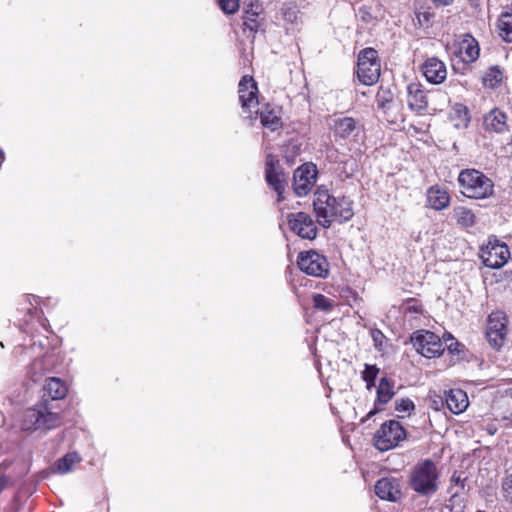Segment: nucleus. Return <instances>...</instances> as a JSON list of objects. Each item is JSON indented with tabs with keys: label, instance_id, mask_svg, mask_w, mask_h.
Returning <instances> with one entry per match:
<instances>
[{
	"label": "nucleus",
	"instance_id": "nucleus-30",
	"mask_svg": "<svg viewBox=\"0 0 512 512\" xmlns=\"http://www.w3.org/2000/svg\"><path fill=\"white\" fill-rule=\"evenodd\" d=\"M403 311L405 317L411 318H427L422 305L416 300L410 299L403 305Z\"/></svg>",
	"mask_w": 512,
	"mask_h": 512
},
{
	"label": "nucleus",
	"instance_id": "nucleus-4",
	"mask_svg": "<svg viewBox=\"0 0 512 512\" xmlns=\"http://www.w3.org/2000/svg\"><path fill=\"white\" fill-rule=\"evenodd\" d=\"M458 182L464 196L473 199H484L492 195L493 182L482 172L467 169L460 172Z\"/></svg>",
	"mask_w": 512,
	"mask_h": 512
},
{
	"label": "nucleus",
	"instance_id": "nucleus-37",
	"mask_svg": "<svg viewBox=\"0 0 512 512\" xmlns=\"http://www.w3.org/2000/svg\"><path fill=\"white\" fill-rule=\"evenodd\" d=\"M219 5L223 12L233 14L239 8V0H219Z\"/></svg>",
	"mask_w": 512,
	"mask_h": 512
},
{
	"label": "nucleus",
	"instance_id": "nucleus-23",
	"mask_svg": "<svg viewBox=\"0 0 512 512\" xmlns=\"http://www.w3.org/2000/svg\"><path fill=\"white\" fill-rule=\"evenodd\" d=\"M256 113L260 114L261 124L270 131H276L282 127L281 118L275 109L265 106L260 112L256 110Z\"/></svg>",
	"mask_w": 512,
	"mask_h": 512
},
{
	"label": "nucleus",
	"instance_id": "nucleus-33",
	"mask_svg": "<svg viewBox=\"0 0 512 512\" xmlns=\"http://www.w3.org/2000/svg\"><path fill=\"white\" fill-rule=\"evenodd\" d=\"M434 18L435 13L432 12L430 8L419 10L418 12H416V21L420 27H430Z\"/></svg>",
	"mask_w": 512,
	"mask_h": 512
},
{
	"label": "nucleus",
	"instance_id": "nucleus-7",
	"mask_svg": "<svg viewBox=\"0 0 512 512\" xmlns=\"http://www.w3.org/2000/svg\"><path fill=\"white\" fill-rule=\"evenodd\" d=\"M480 257L486 267L499 269L510 258V250L507 244L496 238L489 239L487 245L480 250Z\"/></svg>",
	"mask_w": 512,
	"mask_h": 512
},
{
	"label": "nucleus",
	"instance_id": "nucleus-26",
	"mask_svg": "<svg viewBox=\"0 0 512 512\" xmlns=\"http://www.w3.org/2000/svg\"><path fill=\"white\" fill-rule=\"evenodd\" d=\"M80 462V457L77 453H68L60 458L53 466L54 472L59 474H66L72 471L73 466Z\"/></svg>",
	"mask_w": 512,
	"mask_h": 512
},
{
	"label": "nucleus",
	"instance_id": "nucleus-39",
	"mask_svg": "<svg viewBox=\"0 0 512 512\" xmlns=\"http://www.w3.org/2000/svg\"><path fill=\"white\" fill-rule=\"evenodd\" d=\"M379 373V368L376 365L365 364V369L362 372L363 380H376Z\"/></svg>",
	"mask_w": 512,
	"mask_h": 512
},
{
	"label": "nucleus",
	"instance_id": "nucleus-32",
	"mask_svg": "<svg viewBox=\"0 0 512 512\" xmlns=\"http://www.w3.org/2000/svg\"><path fill=\"white\" fill-rule=\"evenodd\" d=\"M449 493L451 494L449 498V507L452 512H463L465 508V499L463 497L464 492L459 490H454L453 486L449 487Z\"/></svg>",
	"mask_w": 512,
	"mask_h": 512
},
{
	"label": "nucleus",
	"instance_id": "nucleus-18",
	"mask_svg": "<svg viewBox=\"0 0 512 512\" xmlns=\"http://www.w3.org/2000/svg\"><path fill=\"white\" fill-rule=\"evenodd\" d=\"M483 127L488 132L504 133L508 130L506 114L500 109H492L483 116Z\"/></svg>",
	"mask_w": 512,
	"mask_h": 512
},
{
	"label": "nucleus",
	"instance_id": "nucleus-19",
	"mask_svg": "<svg viewBox=\"0 0 512 512\" xmlns=\"http://www.w3.org/2000/svg\"><path fill=\"white\" fill-rule=\"evenodd\" d=\"M427 203L430 208L437 211L447 208L450 204L447 189L439 185L431 186L427 191Z\"/></svg>",
	"mask_w": 512,
	"mask_h": 512
},
{
	"label": "nucleus",
	"instance_id": "nucleus-25",
	"mask_svg": "<svg viewBox=\"0 0 512 512\" xmlns=\"http://www.w3.org/2000/svg\"><path fill=\"white\" fill-rule=\"evenodd\" d=\"M331 127L336 136L347 138L356 129V121L352 117L336 118Z\"/></svg>",
	"mask_w": 512,
	"mask_h": 512
},
{
	"label": "nucleus",
	"instance_id": "nucleus-17",
	"mask_svg": "<svg viewBox=\"0 0 512 512\" xmlns=\"http://www.w3.org/2000/svg\"><path fill=\"white\" fill-rule=\"evenodd\" d=\"M407 105L410 110L421 114L428 107V99L425 91L419 83H410L407 86Z\"/></svg>",
	"mask_w": 512,
	"mask_h": 512
},
{
	"label": "nucleus",
	"instance_id": "nucleus-27",
	"mask_svg": "<svg viewBox=\"0 0 512 512\" xmlns=\"http://www.w3.org/2000/svg\"><path fill=\"white\" fill-rule=\"evenodd\" d=\"M457 224L462 227H471L475 224V214L465 206H457L453 209Z\"/></svg>",
	"mask_w": 512,
	"mask_h": 512
},
{
	"label": "nucleus",
	"instance_id": "nucleus-1",
	"mask_svg": "<svg viewBox=\"0 0 512 512\" xmlns=\"http://www.w3.org/2000/svg\"><path fill=\"white\" fill-rule=\"evenodd\" d=\"M42 400L24 412L21 427L23 430H50L61 423L59 412L52 404L55 400L63 399L68 388L60 378L50 377L45 380Z\"/></svg>",
	"mask_w": 512,
	"mask_h": 512
},
{
	"label": "nucleus",
	"instance_id": "nucleus-31",
	"mask_svg": "<svg viewBox=\"0 0 512 512\" xmlns=\"http://www.w3.org/2000/svg\"><path fill=\"white\" fill-rule=\"evenodd\" d=\"M502 79V72L497 67H491L483 76V85L486 88L494 89L500 85Z\"/></svg>",
	"mask_w": 512,
	"mask_h": 512
},
{
	"label": "nucleus",
	"instance_id": "nucleus-35",
	"mask_svg": "<svg viewBox=\"0 0 512 512\" xmlns=\"http://www.w3.org/2000/svg\"><path fill=\"white\" fill-rule=\"evenodd\" d=\"M448 338L447 340H450L451 342L447 345V348L450 353L455 354L459 357L460 360L466 359L465 351H464V345L454 340L451 334H447ZM446 340V338H444Z\"/></svg>",
	"mask_w": 512,
	"mask_h": 512
},
{
	"label": "nucleus",
	"instance_id": "nucleus-8",
	"mask_svg": "<svg viewBox=\"0 0 512 512\" xmlns=\"http://www.w3.org/2000/svg\"><path fill=\"white\" fill-rule=\"evenodd\" d=\"M411 342L417 353L432 359L441 356L444 351L442 340L430 331H418L411 337Z\"/></svg>",
	"mask_w": 512,
	"mask_h": 512
},
{
	"label": "nucleus",
	"instance_id": "nucleus-14",
	"mask_svg": "<svg viewBox=\"0 0 512 512\" xmlns=\"http://www.w3.org/2000/svg\"><path fill=\"white\" fill-rule=\"evenodd\" d=\"M239 100L244 112L250 111L258 106V87L255 80L250 76H243L239 82Z\"/></svg>",
	"mask_w": 512,
	"mask_h": 512
},
{
	"label": "nucleus",
	"instance_id": "nucleus-11",
	"mask_svg": "<svg viewBox=\"0 0 512 512\" xmlns=\"http://www.w3.org/2000/svg\"><path fill=\"white\" fill-rule=\"evenodd\" d=\"M316 176L315 165L306 163L298 167L293 177L294 192L300 197L306 196L314 186Z\"/></svg>",
	"mask_w": 512,
	"mask_h": 512
},
{
	"label": "nucleus",
	"instance_id": "nucleus-12",
	"mask_svg": "<svg viewBox=\"0 0 512 512\" xmlns=\"http://www.w3.org/2000/svg\"><path fill=\"white\" fill-rule=\"evenodd\" d=\"M265 174L268 185L277 192V200L280 202L286 186V177L280 168L278 159L272 154L266 157Z\"/></svg>",
	"mask_w": 512,
	"mask_h": 512
},
{
	"label": "nucleus",
	"instance_id": "nucleus-21",
	"mask_svg": "<svg viewBox=\"0 0 512 512\" xmlns=\"http://www.w3.org/2000/svg\"><path fill=\"white\" fill-rule=\"evenodd\" d=\"M458 53L463 62L469 63L475 61L479 57L477 41L471 36H466L459 44Z\"/></svg>",
	"mask_w": 512,
	"mask_h": 512
},
{
	"label": "nucleus",
	"instance_id": "nucleus-42",
	"mask_svg": "<svg viewBox=\"0 0 512 512\" xmlns=\"http://www.w3.org/2000/svg\"><path fill=\"white\" fill-rule=\"evenodd\" d=\"M454 0H432L436 7L448 6L453 3Z\"/></svg>",
	"mask_w": 512,
	"mask_h": 512
},
{
	"label": "nucleus",
	"instance_id": "nucleus-3",
	"mask_svg": "<svg viewBox=\"0 0 512 512\" xmlns=\"http://www.w3.org/2000/svg\"><path fill=\"white\" fill-rule=\"evenodd\" d=\"M408 484L420 496L434 495L439 488V471L436 464L430 459L418 462L409 474Z\"/></svg>",
	"mask_w": 512,
	"mask_h": 512
},
{
	"label": "nucleus",
	"instance_id": "nucleus-38",
	"mask_svg": "<svg viewBox=\"0 0 512 512\" xmlns=\"http://www.w3.org/2000/svg\"><path fill=\"white\" fill-rule=\"evenodd\" d=\"M371 337L373 339V342H374V347L378 350V351H382L383 350V347H384V342L386 340V337L385 335L382 333V331L378 330V329H372L371 330Z\"/></svg>",
	"mask_w": 512,
	"mask_h": 512
},
{
	"label": "nucleus",
	"instance_id": "nucleus-41",
	"mask_svg": "<svg viewBox=\"0 0 512 512\" xmlns=\"http://www.w3.org/2000/svg\"><path fill=\"white\" fill-rule=\"evenodd\" d=\"M450 483V486H453L454 490L465 491V479H462L459 475L453 474Z\"/></svg>",
	"mask_w": 512,
	"mask_h": 512
},
{
	"label": "nucleus",
	"instance_id": "nucleus-6",
	"mask_svg": "<svg viewBox=\"0 0 512 512\" xmlns=\"http://www.w3.org/2000/svg\"><path fill=\"white\" fill-rule=\"evenodd\" d=\"M357 75L364 85H373L380 77L378 53L373 48L363 49L358 56Z\"/></svg>",
	"mask_w": 512,
	"mask_h": 512
},
{
	"label": "nucleus",
	"instance_id": "nucleus-20",
	"mask_svg": "<svg viewBox=\"0 0 512 512\" xmlns=\"http://www.w3.org/2000/svg\"><path fill=\"white\" fill-rule=\"evenodd\" d=\"M448 409L454 414H460L466 410L469 405L466 392L461 389H451L445 398Z\"/></svg>",
	"mask_w": 512,
	"mask_h": 512
},
{
	"label": "nucleus",
	"instance_id": "nucleus-10",
	"mask_svg": "<svg viewBox=\"0 0 512 512\" xmlns=\"http://www.w3.org/2000/svg\"><path fill=\"white\" fill-rule=\"evenodd\" d=\"M289 229L302 239L313 240L318 229L310 215L305 212L290 213L287 215Z\"/></svg>",
	"mask_w": 512,
	"mask_h": 512
},
{
	"label": "nucleus",
	"instance_id": "nucleus-5",
	"mask_svg": "<svg viewBox=\"0 0 512 512\" xmlns=\"http://www.w3.org/2000/svg\"><path fill=\"white\" fill-rule=\"evenodd\" d=\"M406 438V431L396 420L384 422L375 433L373 442L379 451H388L395 448Z\"/></svg>",
	"mask_w": 512,
	"mask_h": 512
},
{
	"label": "nucleus",
	"instance_id": "nucleus-16",
	"mask_svg": "<svg viewBox=\"0 0 512 512\" xmlns=\"http://www.w3.org/2000/svg\"><path fill=\"white\" fill-rule=\"evenodd\" d=\"M422 72L426 80L432 84H440L447 77L445 64L436 57L428 58L424 62Z\"/></svg>",
	"mask_w": 512,
	"mask_h": 512
},
{
	"label": "nucleus",
	"instance_id": "nucleus-34",
	"mask_svg": "<svg viewBox=\"0 0 512 512\" xmlns=\"http://www.w3.org/2000/svg\"><path fill=\"white\" fill-rule=\"evenodd\" d=\"M313 305L316 309L330 311L335 306V302L323 294H315L313 296Z\"/></svg>",
	"mask_w": 512,
	"mask_h": 512
},
{
	"label": "nucleus",
	"instance_id": "nucleus-48",
	"mask_svg": "<svg viewBox=\"0 0 512 512\" xmlns=\"http://www.w3.org/2000/svg\"><path fill=\"white\" fill-rule=\"evenodd\" d=\"M4 157L3 151L0 149V160Z\"/></svg>",
	"mask_w": 512,
	"mask_h": 512
},
{
	"label": "nucleus",
	"instance_id": "nucleus-36",
	"mask_svg": "<svg viewBox=\"0 0 512 512\" xmlns=\"http://www.w3.org/2000/svg\"><path fill=\"white\" fill-rule=\"evenodd\" d=\"M415 408L414 403L409 398H402L396 400L395 410L399 413L410 414Z\"/></svg>",
	"mask_w": 512,
	"mask_h": 512
},
{
	"label": "nucleus",
	"instance_id": "nucleus-45",
	"mask_svg": "<svg viewBox=\"0 0 512 512\" xmlns=\"http://www.w3.org/2000/svg\"><path fill=\"white\" fill-rule=\"evenodd\" d=\"M367 384V388L371 389L375 385V380H364Z\"/></svg>",
	"mask_w": 512,
	"mask_h": 512
},
{
	"label": "nucleus",
	"instance_id": "nucleus-29",
	"mask_svg": "<svg viewBox=\"0 0 512 512\" xmlns=\"http://www.w3.org/2000/svg\"><path fill=\"white\" fill-rule=\"evenodd\" d=\"M393 396V385L386 377L381 378L377 389V402L380 404H386Z\"/></svg>",
	"mask_w": 512,
	"mask_h": 512
},
{
	"label": "nucleus",
	"instance_id": "nucleus-13",
	"mask_svg": "<svg viewBox=\"0 0 512 512\" xmlns=\"http://www.w3.org/2000/svg\"><path fill=\"white\" fill-rule=\"evenodd\" d=\"M375 493L389 502H398L402 498V486L400 480L395 477H383L375 484Z\"/></svg>",
	"mask_w": 512,
	"mask_h": 512
},
{
	"label": "nucleus",
	"instance_id": "nucleus-44",
	"mask_svg": "<svg viewBox=\"0 0 512 512\" xmlns=\"http://www.w3.org/2000/svg\"><path fill=\"white\" fill-rule=\"evenodd\" d=\"M6 485L7 479L5 477H0V493L5 489Z\"/></svg>",
	"mask_w": 512,
	"mask_h": 512
},
{
	"label": "nucleus",
	"instance_id": "nucleus-15",
	"mask_svg": "<svg viewBox=\"0 0 512 512\" xmlns=\"http://www.w3.org/2000/svg\"><path fill=\"white\" fill-rule=\"evenodd\" d=\"M377 108L382 110L390 122L398 120L400 105L395 101L394 95L390 89L380 87L376 94Z\"/></svg>",
	"mask_w": 512,
	"mask_h": 512
},
{
	"label": "nucleus",
	"instance_id": "nucleus-2",
	"mask_svg": "<svg viewBox=\"0 0 512 512\" xmlns=\"http://www.w3.org/2000/svg\"><path fill=\"white\" fill-rule=\"evenodd\" d=\"M313 206L318 223L325 228L333 221H347L353 216L352 202L348 198H336L325 189L315 191Z\"/></svg>",
	"mask_w": 512,
	"mask_h": 512
},
{
	"label": "nucleus",
	"instance_id": "nucleus-46",
	"mask_svg": "<svg viewBox=\"0 0 512 512\" xmlns=\"http://www.w3.org/2000/svg\"><path fill=\"white\" fill-rule=\"evenodd\" d=\"M375 414H376V410H371V411L367 414L366 418H367V419H369V418H371V417H372L373 415H375Z\"/></svg>",
	"mask_w": 512,
	"mask_h": 512
},
{
	"label": "nucleus",
	"instance_id": "nucleus-40",
	"mask_svg": "<svg viewBox=\"0 0 512 512\" xmlns=\"http://www.w3.org/2000/svg\"><path fill=\"white\" fill-rule=\"evenodd\" d=\"M502 491L506 500L512 503V475L506 477L503 481Z\"/></svg>",
	"mask_w": 512,
	"mask_h": 512
},
{
	"label": "nucleus",
	"instance_id": "nucleus-24",
	"mask_svg": "<svg viewBox=\"0 0 512 512\" xmlns=\"http://www.w3.org/2000/svg\"><path fill=\"white\" fill-rule=\"evenodd\" d=\"M449 118L455 128H466L470 122L468 108L463 104L456 103L450 111Z\"/></svg>",
	"mask_w": 512,
	"mask_h": 512
},
{
	"label": "nucleus",
	"instance_id": "nucleus-49",
	"mask_svg": "<svg viewBox=\"0 0 512 512\" xmlns=\"http://www.w3.org/2000/svg\"><path fill=\"white\" fill-rule=\"evenodd\" d=\"M477 512H485V511L479 510V511H477Z\"/></svg>",
	"mask_w": 512,
	"mask_h": 512
},
{
	"label": "nucleus",
	"instance_id": "nucleus-9",
	"mask_svg": "<svg viewBox=\"0 0 512 512\" xmlns=\"http://www.w3.org/2000/svg\"><path fill=\"white\" fill-rule=\"evenodd\" d=\"M297 265L307 275L326 278L329 274L327 259L314 250L304 251L298 255Z\"/></svg>",
	"mask_w": 512,
	"mask_h": 512
},
{
	"label": "nucleus",
	"instance_id": "nucleus-47",
	"mask_svg": "<svg viewBox=\"0 0 512 512\" xmlns=\"http://www.w3.org/2000/svg\"><path fill=\"white\" fill-rule=\"evenodd\" d=\"M488 320H489V321H492V320H500V317H498V316H497V317L493 318V317H492V315H489Z\"/></svg>",
	"mask_w": 512,
	"mask_h": 512
},
{
	"label": "nucleus",
	"instance_id": "nucleus-22",
	"mask_svg": "<svg viewBox=\"0 0 512 512\" xmlns=\"http://www.w3.org/2000/svg\"><path fill=\"white\" fill-rule=\"evenodd\" d=\"M493 323L494 325L486 330V338L493 348L499 349L504 344L507 328L505 322Z\"/></svg>",
	"mask_w": 512,
	"mask_h": 512
},
{
	"label": "nucleus",
	"instance_id": "nucleus-43",
	"mask_svg": "<svg viewBox=\"0 0 512 512\" xmlns=\"http://www.w3.org/2000/svg\"><path fill=\"white\" fill-rule=\"evenodd\" d=\"M256 16H257V13L249 14V12H247V16L245 17V25H247L248 27L253 29V26H251L249 24V21L253 22L254 21V17H256Z\"/></svg>",
	"mask_w": 512,
	"mask_h": 512
},
{
	"label": "nucleus",
	"instance_id": "nucleus-28",
	"mask_svg": "<svg viewBox=\"0 0 512 512\" xmlns=\"http://www.w3.org/2000/svg\"><path fill=\"white\" fill-rule=\"evenodd\" d=\"M500 36L507 42H512V13H502L498 20Z\"/></svg>",
	"mask_w": 512,
	"mask_h": 512
}]
</instances>
